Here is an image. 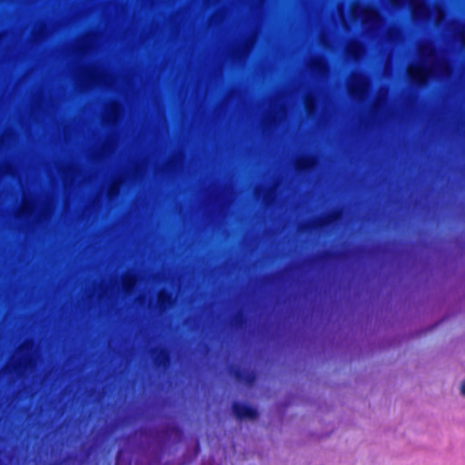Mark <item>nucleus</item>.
<instances>
[{
    "label": "nucleus",
    "instance_id": "f257e3e1",
    "mask_svg": "<svg viewBox=\"0 0 465 465\" xmlns=\"http://www.w3.org/2000/svg\"><path fill=\"white\" fill-rule=\"evenodd\" d=\"M419 62L409 65L407 74L410 80L419 86L427 84L430 78H448L451 70L448 62L438 56L430 44H422L418 49Z\"/></svg>",
    "mask_w": 465,
    "mask_h": 465
},
{
    "label": "nucleus",
    "instance_id": "f03ea898",
    "mask_svg": "<svg viewBox=\"0 0 465 465\" xmlns=\"http://www.w3.org/2000/svg\"><path fill=\"white\" fill-rule=\"evenodd\" d=\"M34 365L33 342L31 341H25L19 346L8 363L1 371V374L14 373L17 377H21L25 375L26 371L32 370Z\"/></svg>",
    "mask_w": 465,
    "mask_h": 465
},
{
    "label": "nucleus",
    "instance_id": "7ed1b4c3",
    "mask_svg": "<svg viewBox=\"0 0 465 465\" xmlns=\"http://www.w3.org/2000/svg\"><path fill=\"white\" fill-rule=\"evenodd\" d=\"M78 84L83 90L93 87L111 88L114 77L109 71L94 65L80 68L76 73Z\"/></svg>",
    "mask_w": 465,
    "mask_h": 465
},
{
    "label": "nucleus",
    "instance_id": "20e7f679",
    "mask_svg": "<svg viewBox=\"0 0 465 465\" xmlns=\"http://www.w3.org/2000/svg\"><path fill=\"white\" fill-rule=\"evenodd\" d=\"M351 15L353 20H361L363 27L370 33L377 31L382 23L377 10L371 6H362L358 3L351 5Z\"/></svg>",
    "mask_w": 465,
    "mask_h": 465
},
{
    "label": "nucleus",
    "instance_id": "39448f33",
    "mask_svg": "<svg viewBox=\"0 0 465 465\" xmlns=\"http://www.w3.org/2000/svg\"><path fill=\"white\" fill-rule=\"evenodd\" d=\"M369 88L370 83L368 79L360 74H352L347 80V90L349 94L359 101H361L366 97Z\"/></svg>",
    "mask_w": 465,
    "mask_h": 465
},
{
    "label": "nucleus",
    "instance_id": "423d86ee",
    "mask_svg": "<svg viewBox=\"0 0 465 465\" xmlns=\"http://www.w3.org/2000/svg\"><path fill=\"white\" fill-rule=\"evenodd\" d=\"M395 7H401L408 3L411 8L414 20H427L430 17V12L424 0H390Z\"/></svg>",
    "mask_w": 465,
    "mask_h": 465
},
{
    "label": "nucleus",
    "instance_id": "0eeeda50",
    "mask_svg": "<svg viewBox=\"0 0 465 465\" xmlns=\"http://www.w3.org/2000/svg\"><path fill=\"white\" fill-rule=\"evenodd\" d=\"M273 104L270 105L268 112L265 114L263 122L268 124H275L276 123L285 119L286 110L283 104H277L276 96L272 98Z\"/></svg>",
    "mask_w": 465,
    "mask_h": 465
},
{
    "label": "nucleus",
    "instance_id": "6e6552de",
    "mask_svg": "<svg viewBox=\"0 0 465 465\" xmlns=\"http://www.w3.org/2000/svg\"><path fill=\"white\" fill-rule=\"evenodd\" d=\"M38 206V200L35 196L25 193L23 195L22 204L16 211L17 217H30Z\"/></svg>",
    "mask_w": 465,
    "mask_h": 465
},
{
    "label": "nucleus",
    "instance_id": "1a4fd4ad",
    "mask_svg": "<svg viewBox=\"0 0 465 465\" xmlns=\"http://www.w3.org/2000/svg\"><path fill=\"white\" fill-rule=\"evenodd\" d=\"M232 411L239 420H253L257 417V411L254 408L242 403H234L232 405Z\"/></svg>",
    "mask_w": 465,
    "mask_h": 465
},
{
    "label": "nucleus",
    "instance_id": "9d476101",
    "mask_svg": "<svg viewBox=\"0 0 465 465\" xmlns=\"http://www.w3.org/2000/svg\"><path fill=\"white\" fill-rule=\"evenodd\" d=\"M347 56L354 61H358L364 54L363 46L357 41H351L345 46Z\"/></svg>",
    "mask_w": 465,
    "mask_h": 465
},
{
    "label": "nucleus",
    "instance_id": "9b49d317",
    "mask_svg": "<svg viewBox=\"0 0 465 465\" xmlns=\"http://www.w3.org/2000/svg\"><path fill=\"white\" fill-rule=\"evenodd\" d=\"M310 69L322 77H325L328 74L327 62L322 57H314L309 62Z\"/></svg>",
    "mask_w": 465,
    "mask_h": 465
},
{
    "label": "nucleus",
    "instance_id": "f8f14e48",
    "mask_svg": "<svg viewBox=\"0 0 465 465\" xmlns=\"http://www.w3.org/2000/svg\"><path fill=\"white\" fill-rule=\"evenodd\" d=\"M136 282H137L136 276L131 272H127L125 274H124L122 276V279H121L122 287H123V290L124 291V292L127 294L132 293V292L135 288Z\"/></svg>",
    "mask_w": 465,
    "mask_h": 465
},
{
    "label": "nucleus",
    "instance_id": "ddd939ff",
    "mask_svg": "<svg viewBox=\"0 0 465 465\" xmlns=\"http://www.w3.org/2000/svg\"><path fill=\"white\" fill-rule=\"evenodd\" d=\"M315 162L311 157H300L295 161V166L298 170H311L313 168Z\"/></svg>",
    "mask_w": 465,
    "mask_h": 465
},
{
    "label": "nucleus",
    "instance_id": "4468645a",
    "mask_svg": "<svg viewBox=\"0 0 465 465\" xmlns=\"http://www.w3.org/2000/svg\"><path fill=\"white\" fill-rule=\"evenodd\" d=\"M157 304L161 310H165L172 305L171 296L165 291H160L157 294Z\"/></svg>",
    "mask_w": 465,
    "mask_h": 465
},
{
    "label": "nucleus",
    "instance_id": "2eb2a0df",
    "mask_svg": "<svg viewBox=\"0 0 465 465\" xmlns=\"http://www.w3.org/2000/svg\"><path fill=\"white\" fill-rule=\"evenodd\" d=\"M450 25L455 30L457 38L460 41L462 45L465 46V23L460 25L456 22H452Z\"/></svg>",
    "mask_w": 465,
    "mask_h": 465
},
{
    "label": "nucleus",
    "instance_id": "dca6fc26",
    "mask_svg": "<svg viewBox=\"0 0 465 465\" xmlns=\"http://www.w3.org/2000/svg\"><path fill=\"white\" fill-rule=\"evenodd\" d=\"M304 107L308 115L312 116L315 113L316 101L312 94H307L304 98Z\"/></svg>",
    "mask_w": 465,
    "mask_h": 465
},
{
    "label": "nucleus",
    "instance_id": "f3484780",
    "mask_svg": "<svg viewBox=\"0 0 465 465\" xmlns=\"http://www.w3.org/2000/svg\"><path fill=\"white\" fill-rule=\"evenodd\" d=\"M433 11L435 12V25L440 26L445 18V12L442 6L439 4H436L433 6Z\"/></svg>",
    "mask_w": 465,
    "mask_h": 465
},
{
    "label": "nucleus",
    "instance_id": "a211bd4d",
    "mask_svg": "<svg viewBox=\"0 0 465 465\" xmlns=\"http://www.w3.org/2000/svg\"><path fill=\"white\" fill-rule=\"evenodd\" d=\"M118 114H119V111L115 104H111L107 108L106 117L108 120H110L112 122H115L118 118Z\"/></svg>",
    "mask_w": 465,
    "mask_h": 465
},
{
    "label": "nucleus",
    "instance_id": "6ab92c4d",
    "mask_svg": "<svg viewBox=\"0 0 465 465\" xmlns=\"http://www.w3.org/2000/svg\"><path fill=\"white\" fill-rule=\"evenodd\" d=\"M51 212H52V208H51V205L50 203H42L41 205H40V210H39V215L46 220L49 218V216L51 215Z\"/></svg>",
    "mask_w": 465,
    "mask_h": 465
},
{
    "label": "nucleus",
    "instance_id": "aec40b11",
    "mask_svg": "<svg viewBox=\"0 0 465 465\" xmlns=\"http://www.w3.org/2000/svg\"><path fill=\"white\" fill-rule=\"evenodd\" d=\"M274 199H275V190L274 189H270V190L266 191L262 197L264 203H266L267 205L272 204L273 203Z\"/></svg>",
    "mask_w": 465,
    "mask_h": 465
},
{
    "label": "nucleus",
    "instance_id": "412c9836",
    "mask_svg": "<svg viewBox=\"0 0 465 465\" xmlns=\"http://www.w3.org/2000/svg\"><path fill=\"white\" fill-rule=\"evenodd\" d=\"M120 190V183L114 182L108 188L109 198H114L118 195Z\"/></svg>",
    "mask_w": 465,
    "mask_h": 465
},
{
    "label": "nucleus",
    "instance_id": "4be33fe9",
    "mask_svg": "<svg viewBox=\"0 0 465 465\" xmlns=\"http://www.w3.org/2000/svg\"><path fill=\"white\" fill-rule=\"evenodd\" d=\"M85 47V40L83 38V39H79L77 40L75 43H74L73 45V48L76 51H81L82 49H84Z\"/></svg>",
    "mask_w": 465,
    "mask_h": 465
},
{
    "label": "nucleus",
    "instance_id": "5701e85b",
    "mask_svg": "<svg viewBox=\"0 0 465 465\" xmlns=\"http://www.w3.org/2000/svg\"><path fill=\"white\" fill-rule=\"evenodd\" d=\"M158 358H159L160 362L163 365L167 364L169 361L168 355L165 351H161Z\"/></svg>",
    "mask_w": 465,
    "mask_h": 465
},
{
    "label": "nucleus",
    "instance_id": "b1692460",
    "mask_svg": "<svg viewBox=\"0 0 465 465\" xmlns=\"http://www.w3.org/2000/svg\"><path fill=\"white\" fill-rule=\"evenodd\" d=\"M338 13L341 20H343V8L342 6H338Z\"/></svg>",
    "mask_w": 465,
    "mask_h": 465
},
{
    "label": "nucleus",
    "instance_id": "393cba45",
    "mask_svg": "<svg viewBox=\"0 0 465 465\" xmlns=\"http://www.w3.org/2000/svg\"><path fill=\"white\" fill-rule=\"evenodd\" d=\"M121 460H122V452H120L118 454L117 460H116V465H120Z\"/></svg>",
    "mask_w": 465,
    "mask_h": 465
},
{
    "label": "nucleus",
    "instance_id": "a878e982",
    "mask_svg": "<svg viewBox=\"0 0 465 465\" xmlns=\"http://www.w3.org/2000/svg\"><path fill=\"white\" fill-rule=\"evenodd\" d=\"M461 394L465 396V381L461 384Z\"/></svg>",
    "mask_w": 465,
    "mask_h": 465
},
{
    "label": "nucleus",
    "instance_id": "bb28decb",
    "mask_svg": "<svg viewBox=\"0 0 465 465\" xmlns=\"http://www.w3.org/2000/svg\"><path fill=\"white\" fill-rule=\"evenodd\" d=\"M327 222H328L327 219H320V220L317 221V223L318 224H322V223H325Z\"/></svg>",
    "mask_w": 465,
    "mask_h": 465
},
{
    "label": "nucleus",
    "instance_id": "cd10ccee",
    "mask_svg": "<svg viewBox=\"0 0 465 465\" xmlns=\"http://www.w3.org/2000/svg\"><path fill=\"white\" fill-rule=\"evenodd\" d=\"M388 34H389L390 35H392L394 34L393 29H390V30H389V32H388Z\"/></svg>",
    "mask_w": 465,
    "mask_h": 465
},
{
    "label": "nucleus",
    "instance_id": "c85d7f7f",
    "mask_svg": "<svg viewBox=\"0 0 465 465\" xmlns=\"http://www.w3.org/2000/svg\"><path fill=\"white\" fill-rule=\"evenodd\" d=\"M380 102H381V98H378L374 105H375V106H378V104H380Z\"/></svg>",
    "mask_w": 465,
    "mask_h": 465
}]
</instances>
